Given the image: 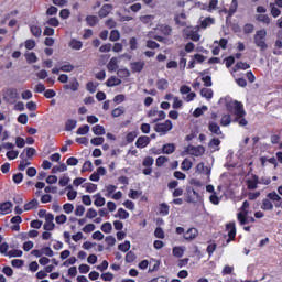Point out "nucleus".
<instances>
[{"instance_id": "5701e85b", "label": "nucleus", "mask_w": 282, "mask_h": 282, "mask_svg": "<svg viewBox=\"0 0 282 282\" xmlns=\"http://www.w3.org/2000/svg\"><path fill=\"white\" fill-rule=\"evenodd\" d=\"M120 84H122V80L115 77V76H111L108 82H106V86L108 87H117L119 86Z\"/></svg>"}, {"instance_id": "f257e3e1", "label": "nucleus", "mask_w": 282, "mask_h": 282, "mask_svg": "<svg viewBox=\"0 0 282 282\" xmlns=\"http://www.w3.org/2000/svg\"><path fill=\"white\" fill-rule=\"evenodd\" d=\"M226 108L228 112H231L234 116H236L234 122H238V126L247 127L249 124V121L245 118L247 113L245 111L243 104L238 100L228 99L226 101Z\"/></svg>"}, {"instance_id": "0e129e2a", "label": "nucleus", "mask_w": 282, "mask_h": 282, "mask_svg": "<svg viewBox=\"0 0 282 282\" xmlns=\"http://www.w3.org/2000/svg\"><path fill=\"white\" fill-rule=\"evenodd\" d=\"M123 113H124V109L122 107L115 108L113 111H111V116H113L115 118H119Z\"/></svg>"}, {"instance_id": "a18cd8bd", "label": "nucleus", "mask_w": 282, "mask_h": 282, "mask_svg": "<svg viewBox=\"0 0 282 282\" xmlns=\"http://www.w3.org/2000/svg\"><path fill=\"white\" fill-rule=\"evenodd\" d=\"M269 8L271 9V15L273 18H279L281 15V10L276 8L274 3L269 4Z\"/></svg>"}, {"instance_id": "774afa93", "label": "nucleus", "mask_w": 282, "mask_h": 282, "mask_svg": "<svg viewBox=\"0 0 282 282\" xmlns=\"http://www.w3.org/2000/svg\"><path fill=\"white\" fill-rule=\"evenodd\" d=\"M119 250L121 252H128L130 250V241H124V243H120Z\"/></svg>"}, {"instance_id": "09e8293b", "label": "nucleus", "mask_w": 282, "mask_h": 282, "mask_svg": "<svg viewBox=\"0 0 282 282\" xmlns=\"http://www.w3.org/2000/svg\"><path fill=\"white\" fill-rule=\"evenodd\" d=\"M100 230L104 231V234L109 235L112 231V224L111 223H105L101 225Z\"/></svg>"}, {"instance_id": "4d7b16f0", "label": "nucleus", "mask_w": 282, "mask_h": 282, "mask_svg": "<svg viewBox=\"0 0 282 282\" xmlns=\"http://www.w3.org/2000/svg\"><path fill=\"white\" fill-rule=\"evenodd\" d=\"M89 132V126L85 124L83 127H79L77 129V135H87V133Z\"/></svg>"}, {"instance_id": "393cba45", "label": "nucleus", "mask_w": 282, "mask_h": 282, "mask_svg": "<svg viewBox=\"0 0 282 282\" xmlns=\"http://www.w3.org/2000/svg\"><path fill=\"white\" fill-rule=\"evenodd\" d=\"M11 208H12L11 202H4L3 204H0V210L3 213V215L10 214Z\"/></svg>"}, {"instance_id": "338daca9", "label": "nucleus", "mask_w": 282, "mask_h": 282, "mask_svg": "<svg viewBox=\"0 0 282 282\" xmlns=\"http://www.w3.org/2000/svg\"><path fill=\"white\" fill-rule=\"evenodd\" d=\"M153 164H154V159L152 156H147L143 160V166H145V167H151V166H153Z\"/></svg>"}, {"instance_id": "ea45409f", "label": "nucleus", "mask_w": 282, "mask_h": 282, "mask_svg": "<svg viewBox=\"0 0 282 282\" xmlns=\"http://www.w3.org/2000/svg\"><path fill=\"white\" fill-rule=\"evenodd\" d=\"M200 96L206 99H212L214 97V91L210 88H203L200 90Z\"/></svg>"}, {"instance_id": "c03bdc74", "label": "nucleus", "mask_w": 282, "mask_h": 282, "mask_svg": "<svg viewBox=\"0 0 282 282\" xmlns=\"http://www.w3.org/2000/svg\"><path fill=\"white\" fill-rule=\"evenodd\" d=\"M78 87H79V84L77 79H74L73 82H70L69 85L64 86L65 89H70V91H77Z\"/></svg>"}, {"instance_id": "6e6552de", "label": "nucleus", "mask_w": 282, "mask_h": 282, "mask_svg": "<svg viewBox=\"0 0 282 282\" xmlns=\"http://www.w3.org/2000/svg\"><path fill=\"white\" fill-rule=\"evenodd\" d=\"M148 116L150 119H152V122H159L165 119L166 115L164 111H159L156 109H151L148 112Z\"/></svg>"}, {"instance_id": "72a5a7b5", "label": "nucleus", "mask_w": 282, "mask_h": 282, "mask_svg": "<svg viewBox=\"0 0 282 282\" xmlns=\"http://www.w3.org/2000/svg\"><path fill=\"white\" fill-rule=\"evenodd\" d=\"M143 67H144L143 62H134L133 64H131V70H133L134 73L142 72Z\"/></svg>"}, {"instance_id": "3c124183", "label": "nucleus", "mask_w": 282, "mask_h": 282, "mask_svg": "<svg viewBox=\"0 0 282 282\" xmlns=\"http://www.w3.org/2000/svg\"><path fill=\"white\" fill-rule=\"evenodd\" d=\"M104 142H105V139L102 137H96L90 139V144H93L94 147H100L102 145Z\"/></svg>"}, {"instance_id": "f704fd0d", "label": "nucleus", "mask_w": 282, "mask_h": 282, "mask_svg": "<svg viewBox=\"0 0 282 282\" xmlns=\"http://www.w3.org/2000/svg\"><path fill=\"white\" fill-rule=\"evenodd\" d=\"M209 131L213 133V134H216V135H221V131H220V128L217 123L215 122H210L209 123Z\"/></svg>"}, {"instance_id": "49530a36", "label": "nucleus", "mask_w": 282, "mask_h": 282, "mask_svg": "<svg viewBox=\"0 0 282 282\" xmlns=\"http://www.w3.org/2000/svg\"><path fill=\"white\" fill-rule=\"evenodd\" d=\"M93 132L95 135H105V128L101 124H96L93 128Z\"/></svg>"}, {"instance_id": "13d9d810", "label": "nucleus", "mask_w": 282, "mask_h": 282, "mask_svg": "<svg viewBox=\"0 0 282 282\" xmlns=\"http://www.w3.org/2000/svg\"><path fill=\"white\" fill-rule=\"evenodd\" d=\"M86 23H88L89 26H96L98 23V18L94 15L86 17Z\"/></svg>"}, {"instance_id": "9d476101", "label": "nucleus", "mask_w": 282, "mask_h": 282, "mask_svg": "<svg viewBox=\"0 0 282 282\" xmlns=\"http://www.w3.org/2000/svg\"><path fill=\"white\" fill-rule=\"evenodd\" d=\"M246 186L250 191H256L259 187V176L251 175L246 180Z\"/></svg>"}, {"instance_id": "a211bd4d", "label": "nucleus", "mask_w": 282, "mask_h": 282, "mask_svg": "<svg viewBox=\"0 0 282 282\" xmlns=\"http://www.w3.org/2000/svg\"><path fill=\"white\" fill-rule=\"evenodd\" d=\"M117 189L118 187L112 184L106 185L104 189L105 197H111V195H113Z\"/></svg>"}, {"instance_id": "a878e982", "label": "nucleus", "mask_w": 282, "mask_h": 282, "mask_svg": "<svg viewBox=\"0 0 282 282\" xmlns=\"http://www.w3.org/2000/svg\"><path fill=\"white\" fill-rule=\"evenodd\" d=\"M267 199L273 202V203H281L282 197L276 194V192H271L267 195Z\"/></svg>"}, {"instance_id": "c756f323", "label": "nucleus", "mask_w": 282, "mask_h": 282, "mask_svg": "<svg viewBox=\"0 0 282 282\" xmlns=\"http://www.w3.org/2000/svg\"><path fill=\"white\" fill-rule=\"evenodd\" d=\"M219 4L218 0H210L209 6L207 8H203V10H206L207 12L213 13L217 10V6Z\"/></svg>"}, {"instance_id": "e2e57ef3", "label": "nucleus", "mask_w": 282, "mask_h": 282, "mask_svg": "<svg viewBox=\"0 0 282 282\" xmlns=\"http://www.w3.org/2000/svg\"><path fill=\"white\" fill-rule=\"evenodd\" d=\"M119 39H120V33H119V31H118V30L111 31L109 40H110L111 42H117V41H119Z\"/></svg>"}, {"instance_id": "f03ea898", "label": "nucleus", "mask_w": 282, "mask_h": 282, "mask_svg": "<svg viewBox=\"0 0 282 282\" xmlns=\"http://www.w3.org/2000/svg\"><path fill=\"white\" fill-rule=\"evenodd\" d=\"M249 202L245 200L242 206L240 207V212L237 213V220L240 223L241 226L248 225L250 223H256L253 217L249 216Z\"/></svg>"}, {"instance_id": "20e7f679", "label": "nucleus", "mask_w": 282, "mask_h": 282, "mask_svg": "<svg viewBox=\"0 0 282 282\" xmlns=\"http://www.w3.org/2000/svg\"><path fill=\"white\" fill-rule=\"evenodd\" d=\"M2 96L4 101L13 105L18 101L19 99V94L15 88H7L2 91Z\"/></svg>"}, {"instance_id": "8fccbe9b", "label": "nucleus", "mask_w": 282, "mask_h": 282, "mask_svg": "<svg viewBox=\"0 0 282 282\" xmlns=\"http://www.w3.org/2000/svg\"><path fill=\"white\" fill-rule=\"evenodd\" d=\"M22 254H23V252L21 250H11V251L7 252V254L4 257L21 258Z\"/></svg>"}, {"instance_id": "aec40b11", "label": "nucleus", "mask_w": 282, "mask_h": 282, "mask_svg": "<svg viewBox=\"0 0 282 282\" xmlns=\"http://www.w3.org/2000/svg\"><path fill=\"white\" fill-rule=\"evenodd\" d=\"M20 159H22V160H20V164H19V166H18V170H19V171H25L26 167L31 165V162L28 161V160L23 156V153L20 154Z\"/></svg>"}, {"instance_id": "1a4fd4ad", "label": "nucleus", "mask_w": 282, "mask_h": 282, "mask_svg": "<svg viewBox=\"0 0 282 282\" xmlns=\"http://www.w3.org/2000/svg\"><path fill=\"white\" fill-rule=\"evenodd\" d=\"M186 152L189 155H194L199 158L200 155H204L205 153V148L199 145V147H194V145H189L186 148Z\"/></svg>"}, {"instance_id": "2eb2a0df", "label": "nucleus", "mask_w": 282, "mask_h": 282, "mask_svg": "<svg viewBox=\"0 0 282 282\" xmlns=\"http://www.w3.org/2000/svg\"><path fill=\"white\" fill-rule=\"evenodd\" d=\"M93 198L95 199L94 200V205L96 206V207H102V206H105V203H106V200H105V198L102 197V195L101 194H95L94 196H93Z\"/></svg>"}, {"instance_id": "052dcab7", "label": "nucleus", "mask_w": 282, "mask_h": 282, "mask_svg": "<svg viewBox=\"0 0 282 282\" xmlns=\"http://www.w3.org/2000/svg\"><path fill=\"white\" fill-rule=\"evenodd\" d=\"M55 223H57V225H65L67 223V216L63 214L58 215L55 217Z\"/></svg>"}, {"instance_id": "603ef678", "label": "nucleus", "mask_w": 282, "mask_h": 282, "mask_svg": "<svg viewBox=\"0 0 282 282\" xmlns=\"http://www.w3.org/2000/svg\"><path fill=\"white\" fill-rule=\"evenodd\" d=\"M98 216V213L96 209L94 208H89L87 212H86V219H95L96 217Z\"/></svg>"}, {"instance_id": "a19ab883", "label": "nucleus", "mask_w": 282, "mask_h": 282, "mask_svg": "<svg viewBox=\"0 0 282 282\" xmlns=\"http://www.w3.org/2000/svg\"><path fill=\"white\" fill-rule=\"evenodd\" d=\"M185 19H186L185 13H181L180 15L175 17V23L180 26H186Z\"/></svg>"}, {"instance_id": "4c0bfd02", "label": "nucleus", "mask_w": 282, "mask_h": 282, "mask_svg": "<svg viewBox=\"0 0 282 282\" xmlns=\"http://www.w3.org/2000/svg\"><path fill=\"white\" fill-rule=\"evenodd\" d=\"M181 169L182 171H189L193 169V162L188 159L183 160L181 163Z\"/></svg>"}, {"instance_id": "864d4df0", "label": "nucleus", "mask_w": 282, "mask_h": 282, "mask_svg": "<svg viewBox=\"0 0 282 282\" xmlns=\"http://www.w3.org/2000/svg\"><path fill=\"white\" fill-rule=\"evenodd\" d=\"M24 57L26 58L28 63H30V64L37 62V56L35 53H26L24 55Z\"/></svg>"}, {"instance_id": "f3484780", "label": "nucleus", "mask_w": 282, "mask_h": 282, "mask_svg": "<svg viewBox=\"0 0 282 282\" xmlns=\"http://www.w3.org/2000/svg\"><path fill=\"white\" fill-rule=\"evenodd\" d=\"M68 46L70 47V50L74 51H80L83 47V42L76 39L70 40Z\"/></svg>"}, {"instance_id": "4be33fe9", "label": "nucleus", "mask_w": 282, "mask_h": 282, "mask_svg": "<svg viewBox=\"0 0 282 282\" xmlns=\"http://www.w3.org/2000/svg\"><path fill=\"white\" fill-rule=\"evenodd\" d=\"M83 188H85L86 193H89V194L96 193L98 189L95 183H85L83 184Z\"/></svg>"}, {"instance_id": "6e6d98bb", "label": "nucleus", "mask_w": 282, "mask_h": 282, "mask_svg": "<svg viewBox=\"0 0 282 282\" xmlns=\"http://www.w3.org/2000/svg\"><path fill=\"white\" fill-rule=\"evenodd\" d=\"M69 181H70V180H69V176H68L67 174H64V175L59 178L58 185L62 186V187L67 186L68 183H69Z\"/></svg>"}, {"instance_id": "412c9836", "label": "nucleus", "mask_w": 282, "mask_h": 282, "mask_svg": "<svg viewBox=\"0 0 282 282\" xmlns=\"http://www.w3.org/2000/svg\"><path fill=\"white\" fill-rule=\"evenodd\" d=\"M112 11V4H104L99 11L100 18H106Z\"/></svg>"}, {"instance_id": "39448f33", "label": "nucleus", "mask_w": 282, "mask_h": 282, "mask_svg": "<svg viewBox=\"0 0 282 282\" xmlns=\"http://www.w3.org/2000/svg\"><path fill=\"white\" fill-rule=\"evenodd\" d=\"M197 32L198 28L187 26L185 30H183V36H185L187 40L198 42L200 40V35Z\"/></svg>"}, {"instance_id": "473e14b6", "label": "nucleus", "mask_w": 282, "mask_h": 282, "mask_svg": "<svg viewBox=\"0 0 282 282\" xmlns=\"http://www.w3.org/2000/svg\"><path fill=\"white\" fill-rule=\"evenodd\" d=\"M129 216H130V214H129L127 210H124L123 208H119V209L117 210L115 217L124 220V219H128Z\"/></svg>"}, {"instance_id": "c9c22d12", "label": "nucleus", "mask_w": 282, "mask_h": 282, "mask_svg": "<svg viewBox=\"0 0 282 282\" xmlns=\"http://www.w3.org/2000/svg\"><path fill=\"white\" fill-rule=\"evenodd\" d=\"M231 116L229 113L221 116L220 126L221 127H229L231 123Z\"/></svg>"}, {"instance_id": "e433bc0d", "label": "nucleus", "mask_w": 282, "mask_h": 282, "mask_svg": "<svg viewBox=\"0 0 282 282\" xmlns=\"http://www.w3.org/2000/svg\"><path fill=\"white\" fill-rule=\"evenodd\" d=\"M39 206V200L37 199H32L30 200L26 205H24V210H33Z\"/></svg>"}, {"instance_id": "0eeeda50", "label": "nucleus", "mask_w": 282, "mask_h": 282, "mask_svg": "<svg viewBox=\"0 0 282 282\" xmlns=\"http://www.w3.org/2000/svg\"><path fill=\"white\" fill-rule=\"evenodd\" d=\"M187 195H186V202L187 203H192V204H196V203H200L202 197L198 194V192H195L194 188H187L186 191Z\"/></svg>"}, {"instance_id": "5fc2aeb1", "label": "nucleus", "mask_w": 282, "mask_h": 282, "mask_svg": "<svg viewBox=\"0 0 282 282\" xmlns=\"http://www.w3.org/2000/svg\"><path fill=\"white\" fill-rule=\"evenodd\" d=\"M77 127V120H67V123H65V128L67 131H73Z\"/></svg>"}, {"instance_id": "4468645a", "label": "nucleus", "mask_w": 282, "mask_h": 282, "mask_svg": "<svg viewBox=\"0 0 282 282\" xmlns=\"http://www.w3.org/2000/svg\"><path fill=\"white\" fill-rule=\"evenodd\" d=\"M238 8H239V2L237 0H231L230 6H228V18L234 17Z\"/></svg>"}, {"instance_id": "de8ad7c7", "label": "nucleus", "mask_w": 282, "mask_h": 282, "mask_svg": "<svg viewBox=\"0 0 282 282\" xmlns=\"http://www.w3.org/2000/svg\"><path fill=\"white\" fill-rule=\"evenodd\" d=\"M100 279L104 280V282H112L115 279V275L111 272H105V273H101Z\"/></svg>"}, {"instance_id": "f8f14e48", "label": "nucleus", "mask_w": 282, "mask_h": 282, "mask_svg": "<svg viewBox=\"0 0 282 282\" xmlns=\"http://www.w3.org/2000/svg\"><path fill=\"white\" fill-rule=\"evenodd\" d=\"M199 232L198 229L192 227L187 229V231L183 235V238L186 239L187 241H192L198 237Z\"/></svg>"}, {"instance_id": "423d86ee", "label": "nucleus", "mask_w": 282, "mask_h": 282, "mask_svg": "<svg viewBox=\"0 0 282 282\" xmlns=\"http://www.w3.org/2000/svg\"><path fill=\"white\" fill-rule=\"evenodd\" d=\"M154 130L156 133L165 135L169 131L173 130V122L171 120H165L163 123L155 124Z\"/></svg>"}, {"instance_id": "dca6fc26", "label": "nucleus", "mask_w": 282, "mask_h": 282, "mask_svg": "<svg viewBox=\"0 0 282 282\" xmlns=\"http://www.w3.org/2000/svg\"><path fill=\"white\" fill-rule=\"evenodd\" d=\"M226 230L228 232V238L235 239V237H236V225H235V223L227 224Z\"/></svg>"}, {"instance_id": "6ab92c4d", "label": "nucleus", "mask_w": 282, "mask_h": 282, "mask_svg": "<svg viewBox=\"0 0 282 282\" xmlns=\"http://www.w3.org/2000/svg\"><path fill=\"white\" fill-rule=\"evenodd\" d=\"M175 151V145L174 143H166L162 147V153L170 155L173 154Z\"/></svg>"}, {"instance_id": "bb28decb", "label": "nucleus", "mask_w": 282, "mask_h": 282, "mask_svg": "<svg viewBox=\"0 0 282 282\" xmlns=\"http://www.w3.org/2000/svg\"><path fill=\"white\" fill-rule=\"evenodd\" d=\"M118 69V58L112 57L108 63V70L109 72H117Z\"/></svg>"}, {"instance_id": "c85d7f7f", "label": "nucleus", "mask_w": 282, "mask_h": 282, "mask_svg": "<svg viewBox=\"0 0 282 282\" xmlns=\"http://www.w3.org/2000/svg\"><path fill=\"white\" fill-rule=\"evenodd\" d=\"M169 87V82L167 79H159L156 82V89L161 90V91H164L166 90Z\"/></svg>"}, {"instance_id": "69168bd1", "label": "nucleus", "mask_w": 282, "mask_h": 282, "mask_svg": "<svg viewBox=\"0 0 282 282\" xmlns=\"http://www.w3.org/2000/svg\"><path fill=\"white\" fill-rule=\"evenodd\" d=\"M257 20L262 22V23H265L267 25L270 24V22H271L270 17H268L267 14L258 15Z\"/></svg>"}, {"instance_id": "cd10ccee", "label": "nucleus", "mask_w": 282, "mask_h": 282, "mask_svg": "<svg viewBox=\"0 0 282 282\" xmlns=\"http://www.w3.org/2000/svg\"><path fill=\"white\" fill-rule=\"evenodd\" d=\"M261 209L262 210H272V209H274V204H272V202L270 199L265 198L262 200Z\"/></svg>"}, {"instance_id": "7ed1b4c3", "label": "nucleus", "mask_w": 282, "mask_h": 282, "mask_svg": "<svg viewBox=\"0 0 282 282\" xmlns=\"http://www.w3.org/2000/svg\"><path fill=\"white\" fill-rule=\"evenodd\" d=\"M267 35V29H260L253 34V44L260 52H265L268 50Z\"/></svg>"}, {"instance_id": "680f3d73", "label": "nucleus", "mask_w": 282, "mask_h": 282, "mask_svg": "<svg viewBox=\"0 0 282 282\" xmlns=\"http://www.w3.org/2000/svg\"><path fill=\"white\" fill-rule=\"evenodd\" d=\"M18 155H19V152L17 150H9L7 152V158L12 161V160H15L18 159Z\"/></svg>"}, {"instance_id": "ddd939ff", "label": "nucleus", "mask_w": 282, "mask_h": 282, "mask_svg": "<svg viewBox=\"0 0 282 282\" xmlns=\"http://www.w3.org/2000/svg\"><path fill=\"white\" fill-rule=\"evenodd\" d=\"M150 143V137H140L135 141V147L139 149H144Z\"/></svg>"}, {"instance_id": "7c9ffc66", "label": "nucleus", "mask_w": 282, "mask_h": 282, "mask_svg": "<svg viewBox=\"0 0 282 282\" xmlns=\"http://www.w3.org/2000/svg\"><path fill=\"white\" fill-rule=\"evenodd\" d=\"M185 252V247H174V249L172 250V254H174V257L176 258H183Z\"/></svg>"}, {"instance_id": "79ce46f5", "label": "nucleus", "mask_w": 282, "mask_h": 282, "mask_svg": "<svg viewBox=\"0 0 282 282\" xmlns=\"http://www.w3.org/2000/svg\"><path fill=\"white\" fill-rule=\"evenodd\" d=\"M220 140L219 139H213L209 142V148L212 152L219 151Z\"/></svg>"}, {"instance_id": "bf43d9fd", "label": "nucleus", "mask_w": 282, "mask_h": 282, "mask_svg": "<svg viewBox=\"0 0 282 282\" xmlns=\"http://www.w3.org/2000/svg\"><path fill=\"white\" fill-rule=\"evenodd\" d=\"M89 270H91V268L86 263L79 264L78 267V271L80 274H87Z\"/></svg>"}, {"instance_id": "9b49d317", "label": "nucleus", "mask_w": 282, "mask_h": 282, "mask_svg": "<svg viewBox=\"0 0 282 282\" xmlns=\"http://www.w3.org/2000/svg\"><path fill=\"white\" fill-rule=\"evenodd\" d=\"M54 216L52 214L45 215V223L43 225L44 230L52 231L56 228V225L53 223Z\"/></svg>"}, {"instance_id": "2f4dec72", "label": "nucleus", "mask_w": 282, "mask_h": 282, "mask_svg": "<svg viewBox=\"0 0 282 282\" xmlns=\"http://www.w3.org/2000/svg\"><path fill=\"white\" fill-rule=\"evenodd\" d=\"M214 23H215V19L212 17H207V18H205V20L200 21V28L206 29V28H209Z\"/></svg>"}, {"instance_id": "58836bf2", "label": "nucleus", "mask_w": 282, "mask_h": 282, "mask_svg": "<svg viewBox=\"0 0 282 282\" xmlns=\"http://www.w3.org/2000/svg\"><path fill=\"white\" fill-rule=\"evenodd\" d=\"M30 32H32V35L35 37H41L42 35V29L41 26H37V25H31Z\"/></svg>"}, {"instance_id": "b1692460", "label": "nucleus", "mask_w": 282, "mask_h": 282, "mask_svg": "<svg viewBox=\"0 0 282 282\" xmlns=\"http://www.w3.org/2000/svg\"><path fill=\"white\" fill-rule=\"evenodd\" d=\"M67 171V165L66 163H61L59 165L54 166L53 169H51V172L53 174H58V173H64Z\"/></svg>"}, {"instance_id": "37998d69", "label": "nucleus", "mask_w": 282, "mask_h": 282, "mask_svg": "<svg viewBox=\"0 0 282 282\" xmlns=\"http://www.w3.org/2000/svg\"><path fill=\"white\" fill-rule=\"evenodd\" d=\"M59 70L64 73H72L74 70V65L69 63H64L59 66Z\"/></svg>"}]
</instances>
